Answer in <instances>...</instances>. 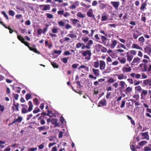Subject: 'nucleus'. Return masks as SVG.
I'll list each match as a JSON object with an SVG mask.
<instances>
[{
    "mask_svg": "<svg viewBox=\"0 0 151 151\" xmlns=\"http://www.w3.org/2000/svg\"><path fill=\"white\" fill-rule=\"evenodd\" d=\"M146 5L147 3L145 2H144L142 4L140 8V9L144 11V10L145 9H146Z\"/></svg>",
    "mask_w": 151,
    "mask_h": 151,
    "instance_id": "b1692460",
    "label": "nucleus"
},
{
    "mask_svg": "<svg viewBox=\"0 0 151 151\" xmlns=\"http://www.w3.org/2000/svg\"><path fill=\"white\" fill-rule=\"evenodd\" d=\"M82 55L83 56H85L87 55L89 56V57L88 58V60H89L90 58V57L91 55V53L90 50H86V51L83 52Z\"/></svg>",
    "mask_w": 151,
    "mask_h": 151,
    "instance_id": "4468645a",
    "label": "nucleus"
},
{
    "mask_svg": "<svg viewBox=\"0 0 151 151\" xmlns=\"http://www.w3.org/2000/svg\"><path fill=\"white\" fill-rule=\"evenodd\" d=\"M114 82V79L111 78H109L108 80V82L109 83H111Z\"/></svg>",
    "mask_w": 151,
    "mask_h": 151,
    "instance_id": "e2e57ef3",
    "label": "nucleus"
},
{
    "mask_svg": "<svg viewBox=\"0 0 151 151\" xmlns=\"http://www.w3.org/2000/svg\"><path fill=\"white\" fill-rule=\"evenodd\" d=\"M70 21H71L72 24L75 26H76L77 23L79 22V21L76 19H71Z\"/></svg>",
    "mask_w": 151,
    "mask_h": 151,
    "instance_id": "c85d7f7f",
    "label": "nucleus"
},
{
    "mask_svg": "<svg viewBox=\"0 0 151 151\" xmlns=\"http://www.w3.org/2000/svg\"><path fill=\"white\" fill-rule=\"evenodd\" d=\"M47 17L49 19H52L53 18V16L52 14L50 13H47L46 14Z\"/></svg>",
    "mask_w": 151,
    "mask_h": 151,
    "instance_id": "a18cd8bd",
    "label": "nucleus"
},
{
    "mask_svg": "<svg viewBox=\"0 0 151 151\" xmlns=\"http://www.w3.org/2000/svg\"><path fill=\"white\" fill-rule=\"evenodd\" d=\"M94 31L93 29L91 30V33L90 34L88 35V36L89 37H92L93 36Z\"/></svg>",
    "mask_w": 151,
    "mask_h": 151,
    "instance_id": "bf43d9fd",
    "label": "nucleus"
},
{
    "mask_svg": "<svg viewBox=\"0 0 151 151\" xmlns=\"http://www.w3.org/2000/svg\"><path fill=\"white\" fill-rule=\"evenodd\" d=\"M78 70L82 72L85 73L89 71V68L83 65H81L78 68Z\"/></svg>",
    "mask_w": 151,
    "mask_h": 151,
    "instance_id": "7ed1b4c3",
    "label": "nucleus"
},
{
    "mask_svg": "<svg viewBox=\"0 0 151 151\" xmlns=\"http://www.w3.org/2000/svg\"><path fill=\"white\" fill-rule=\"evenodd\" d=\"M107 48L103 46H102L101 50L103 52H106L107 51Z\"/></svg>",
    "mask_w": 151,
    "mask_h": 151,
    "instance_id": "de8ad7c7",
    "label": "nucleus"
},
{
    "mask_svg": "<svg viewBox=\"0 0 151 151\" xmlns=\"http://www.w3.org/2000/svg\"><path fill=\"white\" fill-rule=\"evenodd\" d=\"M40 9L42 11H46L50 9V5H41L39 6Z\"/></svg>",
    "mask_w": 151,
    "mask_h": 151,
    "instance_id": "39448f33",
    "label": "nucleus"
},
{
    "mask_svg": "<svg viewBox=\"0 0 151 151\" xmlns=\"http://www.w3.org/2000/svg\"><path fill=\"white\" fill-rule=\"evenodd\" d=\"M28 104L29 108L27 109L28 106L27 105L24 104H22L21 106H22V113L23 114H25L31 111L33 107V105L32 102L30 101L28 102Z\"/></svg>",
    "mask_w": 151,
    "mask_h": 151,
    "instance_id": "f257e3e1",
    "label": "nucleus"
},
{
    "mask_svg": "<svg viewBox=\"0 0 151 151\" xmlns=\"http://www.w3.org/2000/svg\"><path fill=\"white\" fill-rule=\"evenodd\" d=\"M9 15L12 17H13L15 14V12L12 10H10L9 11Z\"/></svg>",
    "mask_w": 151,
    "mask_h": 151,
    "instance_id": "58836bf2",
    "label": "nucleus"
},
{
    "mask_svg": "<svg viewBox=\"0 0 151 151\" xmlns=\"http://www.w3.org/2000/svg\"><path fill=\"white\" fill-rule=\"evenodd\" d=\"M45 126H43L42 127H38L37 128L39 129V130L40 131L41 130H44L45 129Z\"/></svg>",
    "mask_w": 151,
    "mask_h": 151,
    "instance_id": "0e129e2a",
    "label": "nucleus"
},
{
    "mask_svg": "<svg viewBox=\"0 0 151 151\" xmlns=\"http://www.w3.org/2000/svg\"><path fill=\"white\" fill-rule=\"evenodd\" d=\"M132 87H128L126 88L124 90V92L126 94H129L132 91Z\"/></svg>",
    "mask_w": 151,
    "mask_h": 151,
    "instance_id": "f3484780",
    "label": "nucleus"
},
{
    "mask_svg": "<svg viewBox=\"0 0 151 151\" xmlns=\"http://www.w3.org/2000/svg\"><path fill=\"white\" fill-rule=\"evenodd\" d=\"M142 92L141 94V99H143L146 96L148 93V91L147 90L142 89Z\"/></svg>",
    "mask_w": 151,
    "mask_h": 151,
    "instance_id": "dca6fc26",
    "label": "nucleus"
},
{
    "mask_svg": "<svg viewBox=\"0 0 151 151\" xmlns=\"http://www.w3.org/2000/svg\"><path fill=\"white\" fill-rule=\"evenodd\" d=\"M132 47L133 48H135L137 49L142 50V49L139 46L136 44H133L132 45Z\"/></svg>",
    "mask_w": 151,
    "mask_h": 151,
    "instance_id": "5701e85b",
    "label": "nucleus"
},
{
    "mask_svg": "<svg viewBox=\"0 0 151 151\" xmlns=\"http://www.w3.org/2000/svg\"><path fill=\"white\" fill-rule=\"evenodd\" d=\"M135 89L136 91H137L139 92H141L142 90L141 87L140 86H135Z\"/></svg>",
    "mask_w": 151,
    "mask_h": 151,
    "instance_id": "c756f323",
    "label": "nucleus"
},
{
    "mask_svg": "<svg viewBox=\"0 0 151 151\" xmlns=\"http://www.w3.org/2000/svg\"><path fill=\"white\" fill-rule=\"evenodd\" d=\"M141 60L138 57H135L134 58L132 63V65H134V64H138L140 62Z\"/></svg>",
    "mask_w": 151,
    "mask_h": 151,
    "instance_id": "1a4fd4ad",
    "label": "nucleus"
},
{
    "mask_svg": "<svg viewBox=\"0 0 151 151\" xmlns=\"http://www.w3.org/2000/svg\"><path fill=\"white\" fill-rule=\"evenodd\" d=\"M77 17H80L82 18H83L85 17L84 15L81 12H78L77 14Z\"/></svg>",
    "mask_w": 151,
    "mask_h": 151,
    "instance_id": "e433bc0d",
    "label": "nucleus"
},
{
    "mask_svg": "<svg viewBox=\"0 0 151 151\" xmlns=\"http://www.w3.org/2000/svg\"><path fill=\"white\" fill-rule=\"evenodd\" d=\"M40 111V109L38 108H35L33 111L34 114H36Z\"/></svg>",
    "mask_w": 151,
    "mask_h": 151,
    "instance_id": "864d4df0",
    "label": "nucleus"
},
{
    "mask_svg": "<svg viewBox=\"0 0 151 151\" xmlns=\"http://www.w3.org/2000/svg\"><path fill=\"white\" fill-rule=\"evenodd\" d=\"M120 47L125 49H127L125 46L121 43H119V44L117 45V48H119Z\"/></svg>",
    "mask_w": 151,
    "mask_h": 151,
    "instance_id": "72a5a7b5",
    "label": "nucleus"
},
{
    "mask_svg": "<svg viewBox=\"0 0 151 151\" xmlns=\"http://www.w3.org/2000/svg\"><path fill=\"white\" fill-rule=\"evenodd\" d=\"M19 104L18 103L14 104L12 109L14 111H18Z\"/></svg>",
    "mask_w": 151,
    "mask_h": 151,
    "instance_id": "6ab92c4d",
    "label": "nucleus"
},
{
    "mask_svg": "<svg viewBox=\"0 0 151 151\" xmlns=\"http://www.w3.org/2000/svg\"><path fill=\"white\" fill-rule=\"evenodd\" d=\"M151 145H149L148 146L145 147H144V151H151Z\"/></svg>",
    "mask_w": 151,
    "mask_h": 151,
    "instance_id": "2f4dec72",
    "label": "nucleus"
},
{
    "mask_svg": "<svg viewBox=\"0 0 151 151\" xmlns=\"http://www.w3.org/2000/svg\"><path fill=\"white\" fill-rule=\"evenodd\" d=\"M71 33H72V32H70ZM68 36L70 37L71 38H76L77 37V35L74 34L72 33L68 35Z\"/></svg>",
    "mask_w": 151,
    "mask_h": 151,
    "instance_id": "c9c22d12",
    "label": "nucleus"
},
{
    "mask_svg": "<svg viewBox=\"0 0 151 151\" xmlns=\"http://www.w3.org/2000/svg\"><path fill=\"white\" fill-rule=\"evenodd\" d=\"M101 37L102 43L104 44H105L107 40L106 37L103 35H101Z\"/></svg>",
    "mask_w": 151,
    "mask_h": 151,
    "instance_id": "7c9ffc66",
    "label": "nucleus"
},
{
    "mask_svg": "<svg viewBox=\"0 0 151 151\" xmlns=\"http://www.w3.org/2000/svg\"><path fill=\"white\" fill-rule=\"evenodd\" d=\"M141 75L142 79H146L147 78V76L144 73H142Z\"/></svg>",
    "mask_w": 151,
    "mask_h": 151,
    "instance_id": "680f3d73",
    "label": "nucleus"
},
{
    "mask_svg": "<svg viewBox=\"0 0 151 151\" xmlns=\"http://www.w3.org/2000/svg\"><path fill=\"white\" fill-rule=\"evenodd\" d=\"M61 52H62L61 50H58V51L55 50L54 51V53H55V54H58V55H60L61 54Z\"/></svg>",
    "mask_w": 151,
    "mask_h": 151,
    "instance_id": "5fc2aeb1",
    "label": "nucleus"
},
{
    "mask_svg": "<svg viewBox=\"0 0 151 151\" xmlns=\"http://www.w3.org/2000/svg\"><path fill=\"white\" fill-rule=\"evenodd\" d=\"M106 60H107V63L108 62H111L112 61V60L111 58L109 56H108L107 57Z\"/></svg>",
    "mask_w": 151,
    "mask_h": 151,
    "instance_id": "69168bd1",
    "label": "nucleus"
},
{
    "mask_svg": "<svg viewBox=\"0 0 151 151\" xmlns=\"http://www.w3.org/2000/svg\"><path fill=\"white\" fill-rule=\"evenodd\" d=\"M138 40L140 42V43H142L143 44L145 41V39L142 36L140 37L139 39Z\"/></svg>",
    "mask_w": 151,
    "mask_h": 151,
    "instance_id": "4c0bfd02",
    "label": "nucleus"
},
{
    "mask_svg": "<svg viewBox=\"0 0 151 151\" xmlns=\"http://www.w3.org/2000/svg\"><path fill=\"white\" fill-rule=\"evenodd\" d=\"M87 15L89 17H93L94 15L93 14V10L92 9H90L87 12Z\"/></svg>",
    "mask_w": 151,
    "mask_h": 151,
    "instance_id": "a211bd4d",
    "label": "nucleus"
},
{
    "mask_svg": "<svg viewBox=\"0 0 151 151\" xmlns=\"http://www.w3.org/2000/svg\"><path fill=\"white\" fill-rule=\"evenodd\" d=\"M1 13L3 15L4 17H5L6 19H7L8 20L9 19V17L5 11H2Z\"/></svg>",
    "mask_w": 151,
    "mask_h": 151,
    "instance_id": "79ce46f5",
    "label": "nucleus"
},
{
    "mask_svg": "<svg viewBox=\"0 0 151 151\" xmlns=\"http://www.w3.org/2000/svg\"><path fill=\"white\" fill-rule=\"evenodd\" d=\"M133 97L137 101L139 100V95L138 94H134L133 96Z\"/></svg>",
    "mask_w": 151,
    "mask_h": 151,
    "instance_id": "ea45409f",
    "label": "nucleus"
},
{
    "mask_svg": "<svg viewBox=\"0 0 151 151\" xmlns=\"http://www.w3.org/2000/svg\"><path fill=\"white\" fill-rule=\"evenodd\" d=\"M150 62V60H148L146 59H143L142 60V62L145 64H147Z\"/></svg>",
    "mask_w": 151,
    "mask_h": 151,
    "instance_id": "052dcab7",
    "label": "nucleus"
},
{
    "mask_svg": "<svg viewBox=\"0 0 151 151\" xmlns=\"http://www.w3.org/2000/svg\"><path fill=\"white\" fill-rule=\"evenodd\" d=\"M125 103V101L123 100L122 101V104L120 106L121 108H122L124 106Z\"/></svg>",
    "mask_w": 151,
    "mask_h": 151,
    "instance_id": "13d9d810",
    "label": "nucleus"
},
{
    "mask_svg": "<svg viewBox=\"0 0 151 151\" xmlns=\"http://www.w3.org/2000/svg\"><path fill=\"white\" fill-rule=\"evenodd\" d=\"M121 70L123 73H125L131 72V68L129 64H127L123 66Z\"/></svg>",
    "mask_w": 151,
    "mask_h": 151,
    "instance_id": "f03ea898",
    "label": "nucleus"
},
{
    "mask_svg": "<svg viewBox=\"0 0 151 151\" xmlns=\"http://www.w3.org/2000/svg\"><path fill=\"white\" fill-rule=\"evenodd\" d=\"M17 38L22 43L24 44L26 46L28 45V43L25 42L24 38L21 35H18Z\"/></svg>",
    "mask_w": 151,
    "mask_h": 151,
    "instance_id": "f8f14e48",
    "label": "nucleus"
},
{
    "mask_svg": "<svg viewBox=\"0 0 151 151\" xmlns=\"http://www.w3.org/2000/svg\"><path fill=\"white\" fill-rule=\"evenodd\" d=\"M147 143V142L146 141H142L138 143V145L139 146H143L146 145Z\"/></svg>",
    "mask_w": 151,
    "mask_h": 151,
    "instance_id": "f704fd0d",
    "label": "nucleus"
},
{
    "mask_svg": "<svg viewBox=\"0 0 151 151\" xmlns=\"http://www.w3.org/2000/svg\"><path fill=\"white\" fill-rule=\"evenodd\" d=\"M22 118L20 116H19L18 118L15 119L16 122H19V123L21 122L22 120Z\"/></svg>",
    "mask_w": 151,
    "mask_h": 151,
    "instance_id": "a19ab883",
    "label": "nucleus"
},
{
    "mask_svg": "<svg viewBox=\"0 0 151 151\" xmlns=\"http://www.w3.org/2000/svg\"><path fill=\"white\" fill-rule=\"evenodd\" d=\"M82 45H83V43H78L76 44V46L77 48H78L81 47Z\"/></svg>",
    "mask_w": 151,
    "mask_h": 151,
    "instance_id": "6e6d98bb",
    "label": "nucleus"
},
{
    "mask_svg": "<svg viewBox=\"0 0 151 151\" xmlns=\"http://www.w3.org/2000/svg\"><path fill=\"white\" fill-rule=\"evenodd\" d=\"M60 120L63 124H65V121L63 117L62 116H61L60 117Z\"/></svg>",
    "mask_w": 151,
    "mask_h": 151,
    "instance_id": "4d7b16f0",
    "label": "nucleus"
},
{
    "mask_svg": "<svg viewBox=\"0 0 151 151\" xmlns=\"http://www.w3.org/2000/svg\"><path fill=\"white\" fill-rule=\"evenodd\" d=\"M37 150V147L35 148H29L27 149V151H35Z\"/></svg>",
    "mask_w": 151,
    "mask_h": 151,
    "instance_id": "3c124183",
    "label": "nucleus"
},
{
    "mask_svg": "<svg viewBox=\"0 0 151 151\" xmlns=\"http://www.w3.org/2000/svg\"><path fill=\"white\" fill-rule=\"evenodd\" d=\"M81 40L83 41V42L85 43H87L88 42V41L89 40V38L87 37H83L81 38Z\"/></svg>",
    "mask_w": 151,
    "mask_h": 151,
    "instance_id": "473e14b6",
    "label": "nucleus"
},
{
    "mask_svg": "<svg viewBox=\"0 0 151 151\" xmlns=\"http://www.w3.org/2000/svg\"><path fill=\"white\" fill-rule=\"evenodd\" d=\"M119 84L121 89H123L125 88L126 84L124 81H121L119 82Z\"/></svg>",
    "mask_w": 151,
    "mask_h": 151,
    "instance_id": "a878e982",
    "label": "nucleus"
},
{
    "mask_svg": "<svg viewBox=\"0 0 151 151\" xmlns=\"http://www.w3.org/2000/svg\"><path fill=\"white\" fill-rule=\"evenodd\" d=\"M117 59L122 64H124L125 63L126 61V59L124 58H120L119 57Z\"/></svg>",
    "mask_w": 151,
    "mask_h": 151,
    "instance_id": "4be33fe9",
    "label": "nucleus"
},
{
    "mask_svg": "<svg viewBox=\"0 0 151 151\" xmlns=\"http://www.w3.org/2000/svg\"><path fill=\"white\" fill-rule=\"evenodd\" d=\"M100 60H97L96 61L94 62L93 63V67L95 68H98L100 66L99 64Z\"/></svg>",
    "mask_w": 151,
    "mask_h": 151,
    "instance_id": "412c9836",
    "label": "nucleus"
},
{
    "mask_svg": "<svg viewBox=\"0 0 151 151\" xmlns=\"http://www.w3.org/2000/svg\"><path fill=\"white\" fill-rule=\"evenodd\" d=\"M51 64L54 68H58V65L55 62H51Z\"/></svg>",
    "mask_w": 151,
    "mask_h": 151,
    "instance_id": "09e8293b",
    "label": "nucleus"
},
{
    "mask_svg": "<svg viewBox=\"0 0 151 151\" xmlns=\"http://www.w3.org/2000/svg\"><path fill=\"white\" fill-rule=\"evenodd\" d=\"M93 44V42L92 40H89L88 42L87 43L86 45H84L83 44V45L82 47V49H83L85 48H86L88 49H89L91 47V46Z\"/></svg>",
    "mask_w": 151,
    "mask_h": 151,
    "instance_id": "423d86ee",
    "label": "nucleus"
},
{
    "mask_svg": "<svg viewBox=\"0 0 151 151\" xmlns=\"http://www.w3.org/2000/svg\"><path fill=\"white\" fill-rule=\"evenodd\" d=\"M116 75L117 76V78L119 80H122L124 78V76L123 74H116Z\"/></svg>",
    "mask_w": 151,
    "mask_h": 151,
    "instance_id": "bb28decb",
    "label": "nucleus"
},
{
    "mask_svg": "<svg viewBox=\"0 0 151 151\" xmlns=\"http://www.w3.org/2000/svg\"><path fill=\"white\" fill-rule=\"evenodd\" d=\"M129 53H130L131 55H135L136 54V52L134 50H131L130 51Z\"/></svg>",
    "mask_w": 151,
    "mask_h": 151,
    "instance_id": "603ef678",
    "label": "nucleus"
},
{
    "mask_svg": "<svg viewBox=\"0 0 151 151\" xmlns=\"http://www.w3.org/2000/svg\"><path fill=\"white\" fill-rule=\"evenodd\" d=\"M111 4L113 5L115 9H118L119 5V2L116 1H112L111 2Z\"/></svg>",
    "mask_w": 151,
    "mask_h": 151,
    "instance_id": "2eb2a0df",
    "label": "nucleus"
},
{
    "mask_svg": "<svg viewBox=\"0 0 151 151\" xmlns=\"http://www.w3.org/2000/svg\"><path fill=\"white\" fill-rule=\"evenodd\" d=\"M92 70L93 74L95 76L98 77L100 75V71L99 69L92 68Z\"/></svg>",
    "mask_w": 151,
    "mask_h": 151,
    "instance_id": "9d476101",
    "label": "nucleus"
},
{
    "mask_svg": "<svg viewBox=\"0 0 151 151\" xmlns=\"http://www.w3.org/2000/svg\"><path fill=\"white\" fill-rule=\"evenodd\" d=\"M109 15L106 13H104L101 15V21L102 22L106 21L108 19Z\"/></svg>",
    "mask_w": 151,
    "mask_h": 151,
    "instance_id": "9b49d317",
    "label": "nucleus"
},
{
    "mask_svg": "<svg viewBox=\"0 0 151 151\" xmlns=\"http://www.w3.org/2000/svg\"><path fill=\"white\" fill-rule=\"evenodd\" d=\"M140 35V34H137L136 33L134 32L133 34V37L134 39H137V38L138 36Z\"/></svg>",
    "mask_w": 151,
    "mask_h": 151,
    "instance_id": "8fccbe9b",
    "label": "nucleus"
},
{
    "mask_svg": "<svg viewBox=\"0 0 151 151\" xmlns=\"http://www.w3.org/2000/svg\"><path fill=\"white\" fill-rule=\"evenodd\" d=\"M143 84L145 86H151V79H148L144 80Z\"/></svg>",
    "mask_w": 151,
    "mask_h": 151,
    "instance_id": "ddd939ff",
    "label": "nucleus"
},
{
    "mask_svg": "<svg viewBox=\"0 0 151 151\" xmlns=\"http://www.w3.org/2000/svg\"><path fill=\"white\" fill-rule=\"evenodd\" d=\"M102 46L100 44H98L95 45V48L97 51H99L101 50V49Z\"/></svg>",
    "mask_w": 151,
    "mask_h": 151,
    "instance_id": "cd10ccee",
    "label": "nucleus"
},
{
    "mask_svg": "<svg viewBox=\"0 0 151 151\" xmlns=\"http://www.w3.org/2000/svg\"><path fill=\"white\" fill-rule=\"evenodd\" d=\"M127 60L128 62H131L132 59L133 58V56L132 55L129 54L128 52L127 53Z\"/></svg>",
    "mask_w": 151,
    "mask_h": 151,
    "instance_id": "aec40b11",
    "label": "nucleus"
},
{
    "mask_svg": "<svg viewBox=\"0 0 151 151\" xmlns=\"http://www.w3.org/2000/svg\"><path fill=\"white\" fill-rule=\"evenodd\" d=\"M62 61L64 63H67L68 61V59L66 58H64L62 59Z\"/></svg>",
    "mask_w": 151,
    "mask_h": 151,
    "instance_id": "774afa93",
    "label": "nucleus"
},
{
    "mask_svg": "<svg viewBox=\"0 0 151 151\" xmlns=\"http://www.w3.org/2000/svg\"><path fill=\"white\" fill-rule=\"evenodd\" d=\"M99 103L102 106H106V101L104 99H102L99 101Z\"/></svg>",
    "mask_w": 151,
    "mask_h": 151,
    "instance_id": "393cba45",
    "label": "nucleus"
},
{
    "mask_svg": "<svg viewBox=\"0 0 151 151\" xmlns=\"http://www.w3.org/2000/svg\"><path fill=\"white\" fill-rule=\"evenodd\" d=\"M81 5L82 6H83L84 7H85L86 8H87V9L88 8L91 6L90 5H87L86 4L84 3H81Z\"/></svg>",
    "mask_w": 151,
    "mask_h": 151,
    "instance_id": "49530a36",
    "label": "nucleus"
},
{
    "mask_svg": "<svg viewBox=\"0 0 151 151\" xmlns=\"http://www.w3.org/2000/svg\"><path fill=\"white\" fill-rule=\"evenodd\" d=\"M139 135L140 136L142 137V139H146L147 140L149 139V137L148 132L140 133Z\"/></svg>",
    "mask_w": 151,
    "mask_h": 151,
    "instance_id": "0eeeda50",
    "label": "nucleus"
},
{
    "mask_svg": "<svg viewBox=\"0 0 151 151\" xmlns=\"http://www.w3.org/2000/svg\"><path fill=\"white\" fill-rule=\"evenodd\" d=\"M4 107L3 106L0 104V111L1 112H3L4 111Z\"/></svg>",
    "mask_w": 151,
    "mask_h": 151,
    "instance_id": "338daca9",
    "label": "nucleus"
},
{
    "mask_svg": "<svg viewBox=\"0 0 151 151\" xmlns=\"http://www.w3.org/2000/svg\"><path fill=\"white\" fill-rule=\"evenodd\" d=\"M117 44V40H116L113 39L111 40V43L110 44H108L107 45L109 47L111 48L114 49L116 46Z\"/></svg>",
    "mask_w": 151,
    "mask_h": 151,
    "instance_id": "20e7f679",
    "label": "nucleus"
},
{
    "mask_svg": "<svg viewBox=\"0 0 151 151\" xmlns=\"http://www.w3.org/2000/svg\"><path fill=\"white\" fill-rule=\"evenodd\" d=\"M64 12V10H59L58 11V14L60 16H61L63 15V13Z\"/></svg>",
    "mask_w": 151,
    "mask_h": 151,
    "instance_id": "c03bdc74",
    "label": "nucleus"
},
{
    "mask_svg": "<svg viewBox=\"0 0 151 151\" xmlns=\"http://www.w3.org/2000/svg\"><path fill=\"white\" fill-rule=\"evenodd\" d=\"M99 64L100 69L101 70H104L106 66V64L105 62L103 60H100Z\"/></svg>",
    "mask_w": 151,
    "mask_h": 151,
    "instance_id": "6e6552de",
    "label": "nucleus"
},
{
    "mask_svg": "<svg viewBox=\"0 0 151 151\" xmlns=\"http://www.w3.org/2000/svg\"><path fill=\"white\" fill-rule=\"evenodd\" d=\"M58 29L55 28H53L52 29V32L53 33H57L58 32Z\"/></svg>",
    "mask_w": 151,
    "mask_h": 151,
    "instance_id": "37998d69",
    "label": "nucleus"
}]
</instances>
